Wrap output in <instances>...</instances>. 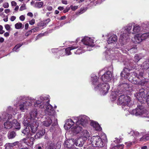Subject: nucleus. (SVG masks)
I'll return each mask as SVG.
<instances>
[{
  "instance_id": "1",
  "label": "nucleus",
  "mask_w": 149,
  "mask_h": 149,
  "mask_svg": "<svg viewBox=\"0 0 149 149\" xmlns=\"http://www.w3.org/2000/svg\"><path fill=\"white\" fill-rule=\"evenodd\" d=\"M91 141L93 146L97 147V148L102 147L105 145L100 137L98 136H93L91 137Z\"/></svg>"
},
{
  "instance_id": "2",
  "label": "nucleus",
  "mask_w": 149,
  "mask_h": 149,
  "mask_svg": "<svg viewBox=\"0 0 149 149\" xmlns=\"http://www.w3.org/2000/svg\"><path fill=\"white\" fill-rule=\"evenodd\" d=\"M95 88L99 89L103 95L106 94L107 93L109 89L110 86L109 84L107 83L100 84H98Z\"/></svg>"
},
{
  "instance_id": "3",
  "label": "nucleus",
  "mask_w": 149,
  "mask_h": 149,
  "mask_svg": "<svg viewBox=\"0 0 149 149\" xmlns=\"http://www.w3.org/2000/svg\"><path fill=\"white\" fill-rule=\"evenodd\" d=\"M118 103L119 104L126 105L130 102V98L129 96L122 95L119 97Z\"/></svg>"
},
{
  "instance_id": "4",
  "label": "nucleus",
  "mask_w": 149,
  "mask_h": 149,
  "mask_svg": "<svg viewBox=\"0 0 149 149\" xmlns=\"http://www.w3.org/2000/svg\"><path fill=\"white\" fill-rule=\"evenodd\" d=\"M49 102L50 100H48L46 102L45 105L47 106V107L45 111V113L49 116L52 117V116L54 115L55 111L52 106L49 104Z\"/></svg>"
},
{
  "instance_id": "5",
  "label": "nucleus",
  "mask_w": 149,
  "mask_h": 149,
  "mask_svg": "<svg viewBox=\"0 0 149 149\" xmlns=\"http://www.w3.org/2000/svg\"><path fill=\"white\" fill-rule=\"evenodd\" d=\"M129 66H127L124 68L123 70L120 73V76L122 78L126 79L129 74V72L132 70V66L130 63L129 64Z\"/></svg>"
},
{
  "instance_id": "6",
  "label": "nucleus",
  "mask_w": 149,
  "mask_h": 149,
  "mask_svg": "<svg viewBox=\"0 0 149 149\" xmlns=\"http://www.w3.org/2000/svg\"><path fill=\"white\" fill-rule=\"evenodd\" d=\"M112 77V74L110 71H107L101 77V80L104 82H108L111 79Z\"/></svg>"
},
{
  "instance_id": "7",
  "label": "nucleus",
  "mask_w": 149,
  "mask_h": 149,
  "mask_svg": "<svg viewBox=\"0 0 149 149\" xmlns=\"http://www.w3.org/2000/svg\"><path fill=\"white\" fill-rule=\"evenodd\" d=\"M81 41L84 45H86L90 46H93L94 45L93 40L88 37H85L81 40Z\"/></svg>"
},
{
  "instance_id": "8",
  "label": "nucleus",
  "mask_w": 149,
  "mask_h": 149,
  "mask_svg": "<svg viewBox=\"0 0 149 149\" xmlns=\"http://www.w3.org/2000/svg\"><path fill=\"white\" fill-rule=\"evenodd\" d=\"M146 91L144 89L141 88L139 90V92L137 94V96H138V100L140 101V102H143L144 100V98L147 95L146 94Z\"/></svg>"
},
{
  "instance_id": "9",
  "label": "nucleus",
  "mask_w": 149,
  "mask_h": 149,
  "mask_svg": "<svg viewBox=\"0 0 149 149\" xmlns=\"http://www.w3.org/2000/svg\"><path fill=\"white\" fill-rule=\"evenodd\" d=\"M74 139H70L66 141L65 143V147L68 148H72L75 144Z\"/></svg>"
},
{
  "instance_id": "10",
  "label": "nucleus",
  "mask_w": 149,
  "mask_h": 149,
  "mask_svg": "<svg viewBox=\"0 0 149 149\" xmlns=\"http://www.w3.org/2000/svg\"><path fill=\"white\" fill-rule=\"evenodd\" d=\"M121 91L125 92L129 90L130 84L127 83H123L119 85Z\"/></svg>"
},
{
  "instance_id": "11",
  "label": "nucleus",
  "mask_w": 149,
  "mask_h": 149,
  "mask_svg": "<svg viewBox=\"0 0 149 149\" xmlns=\"http://www.w3.org/2000/svg\"><path fill=\"white\" fill-rule=\"evenodd\" d=\"M45 133V129H42L39 130L35 135L34 137L36 139H40L42 137V136L44 135Z\"/></svg>"
},
{
  "instance_id": "12",
  "label": "nucleus",
  "mask_w": 149,
  "mask_h": 149,
  "mask_svg": "<svg viewBox=\"0 0 149 149\" xmlns=\"http://www.w3.org/2000/svg\"><path fill=\"white\" fill-rule=\"evenodd\" d=\"M91 126H93L96 130L100 131L102 130V128L98 123L95 121H92L91 123Z\"/></svg>"
},
{
  "instance_id": "13",
  "label": "nucleus",
  "mask_w": 149,
  "mask_h": 149,
  "mask_svg": "<svg viewBox=\"0 0 149 149\" xmlns=\"http://www.w3.org/2000/svg\"><path fill=\"white\" fill-rule=\"evenodd\" d=\"M76 124V126L71 128V131L73 133L77 134L80 133L82 128L80 126H78V124Z\"/></svg>"
},
{
  "instance_id": "14",
  "label": "nucleus",
  "mask_w": 149,
  "mask_h": 149,
  "mask_svg": "<svg viewBox=\"0 0 149 149\" xmlns=\"http://www.w3.org/2000/svg\"><path fill=\"white\" fill-rule=\"evenodd\" d=\"M143 107L142 106H137L134 111L135 115L136 116L140 115L142 114L143 113Z\"/></svg>"
},
{
  "instance_id": "15",
  "label": "nucleus",
  "mask_w": 149,
  "mask_h": 149,
  "mask_svg": "<svg viewBox=\"0 0 149 149\" xmlns=\"http://www.w3.org/2000/svg\"><path fill=\"white\" fill-rule=\"evenodd\" d=\"M51 117L50 116L47 117L46 120L43 122V125L47 127L49 126L52 123Z\"/></svg>"
},
{
  "instance_id": "16",
  "label": "nucleus",
  "mask_w": 149,
  "mask_h": 149,
  "mask_svg": "<svg viewBox=\"0 0 149 149\" xmlns=\"http://www.w3.org/2000/svg\"><path fill=\"white\" fill-rule=\"evenodd\" d=\"M75 145L76 146H78L80 147H82L84 143V141L83 140V138H80L74 140Z\"/></svg>"
},
{
  "instance_id": "17",
  "label": "nucleus",
  "mask_w": 149,
  "mask_h": 149,
  "mask_svg": "<svg viewBox=\"0 0 149 149\" xmlns=\"http://www.w3.org/2000/svg\"><path fill=\"white\" fill-rule=\"evenodd\" d=\"M78 48L76 46H71L68 47L65 49V54L69 55L72 54L71 51L77 49Z\"/></svg>"
},
{
  "instance_id": "18",
  "label": "nucleus",
  "mask_w": 149,
  "mask_h": 149,
  "mask_svg": "<svg viewBox=\"0 0 149 149\" xmlns=\"http://www.w3.org/2000/svg\"><path fill=\"white\" fill-rule=\"evenodd\" d=\"M143 41L140 34H137L134 37L133 41L135 43H139Z\"/></svg>"
},
{
  "instance_id": "19",
  "label": "nucleus",
  "mask_w": 149,
  "mask_h": 149,
  "mask_svg": "<svg viewBox=\"0 0 149 149\" xmlns=\"http://www.w3.org/2000/svg\"><path fill=\"white\" fill-rule=\"evenodd\" d=\"M117 36L116 35H113L111 36L108 38L107 40L108 44L114 43L116 42L117 40Z\"/></svg>"
},
{
  "instance_id": "20",
  "label": "nucleus",
  "mask_w": 149,
  "mask_h": 149,
  "mask_svg": "<svg viewBox=\"0 0 149 149\" xmlns=\"http://www.w3.org/2000/svg\"><path fill=\"white\" fill-rule=\"evenodd\" d=\"M13 120L12 121H7L4 123V127L6 129H10L13 127Z\"/></svg>"
},
{
  "instance_id": "21",
  "label": "nucleus",
  "mask_w": 149,
  "mask_h": 149,
  "mask_svg": "<svg viewBox=\"0 0 149 149\" xmlns=\"http://www.w3.org/2000/svg\"><path fill=\"white\" fill-rule=\"evenodd\" d=\"M17 130H19L21 128V126L19 123L16 120H13V127Z\"/></svg>"
},
{
  "instance_id": "22",
  "label": "nucleus",
  "mask_w": 149,
  "mask_h": 149,
  "mask_svg": "<svg viewBox=\"0 0 149 149\" xmlns=\"http://www.w3.org/2000/svg\"><path fill=\"white\" fill-rule=\"evenodd\" d=\"M30 129L31 131L33 133H35L37 130L38 125L37 126L36 123H35L34 125L31 124L30 125L28 126Z\"/></svg>"
},
{
  "instance_id": "23",
  "label": "nucleus",
  "mask_w": 149,
  "mask_h": 149,
  "mask_svg": "<svg viewBox=\"0 0 149 149\" xmlns=\"http://www.w3.org/2000/svg\"><path fill=\"white\" fill-rule=\"evenodd\" d=\"M137 75L136 73L135 72H131L126 79H127L129 81H130L131 80L133 79L135 77H137Z\"/></svg>"
},
{
  "instance_id": "24",
  "label": "nucleus",
  "mask_w": 149,
  "mask_h": 149,
  "mask_svg": "<svg viewBox=\"0 0 149 149\" xmlns=\"http://www.w3.org/2000/svg\"><path fill=\"white\" fill-rule=\"evenodd\" d=\"M99 78L97 76H95L91 78V81L93 85L96 86L99 83Z\"/></svg>"
},
{
  "instance_id": "25",
  "label": "nucleus",
  "mask_w": 149,
  "mask_h": 149,
  "mask_svg": "<svg viewBox=\"0 0 149 149\" xmlns=\"http://www.w3.org/2000/svg\"><path fill=\"white\" fill-rule=\"evenodd\" d=\"M87 123V120L83 118H81L80 120H78L77 123L76 124H80V125L83 127H85Z\"/></svg>"
},
{
  "instance_id": "26",
  "label": "nucleus",
  "mask_w": 149,
  "mask_h": 149,
  "mask_svg": "<svg viewBox=\"0 0 149 149\" xmlns=\"http://www.w3.org/2000/svg\"><path fill=\"white\" fill-rule=\"evenodd\" d=\"M81 134L82 136L83 137L84 139V140H86L90 136L89 133L86 130H83V131L81 132Z\"/></svg>"
},
{
  "instance_id": "27",
  "label": "nucleus",
  "mask_w": 149,
  "mask_h": 149,
  "mask_svg": "<svg viewBox=\"0 0 149 149\" xmlns=\"http://www.w3.org/2000/svg\"><path fill=\"white\" fill-rule=\"evenodd\" d=\"M141 68L142 70H146L149 68V61H146L141 65Z\"/></svg>"
},
{
  "instance_id": "28",
  "label": "nucleus",
  "mask_w": 149,
  "mask_h": 149,
  "mask_svg": "<svg viewBox=\"0 0 149 149\" xmlns=\"http://www.w3.org/2000/svg\"><path fill=\"white\" fill-rule=\"evenodd\" d=\"M38 114L37 109H34L30 113V117L32 118L36 117Z\"/></svg>"
},
{
  "instance_id": "29",
  "label": "nucleus",
  "mask_w": 149,
  "mask_h": 149,
  "mask_svg": "<svg viewBox=\"0 0 149 149\" xmlns=\"http://www.w3.org/2000/svg\"><path fill=\"white\" fill-rule=\"evenodd\" d=\"M31 131L29 127H26L22 131V132L23 134L24 135H26L28 136L29 135L30 132Z\"/></svg>"
},
{
  "instance_id": "30",
  "label": "nucleus",
  "mask_w": 149,
  "mask_h": 149,
  "mask_svg": "<svg viewBox=\"0 0 149 149\" xmlns=\"http://www.w3.org/2000/svg\"><path fill=\"white\" fill-rule=\"evenodd\" d=\"M140 80L139 77L137 75V77H135L133 79L131 80L130 82L133 84L138 85Z\"/></svg>"
},
{
  "instance_id": "31",
  "label": "nucleus",
  "mask_w": 149,
  "mask_h": 149,
  "mask_svg": "<svg viewBox=\"0 0 149 149\" xmlns=\"http://www.w3.org/2000/svg\"><path fill=\"white\" fill-rule=\"evenodd\" d=\"M16 135V134L15 131L10 132L8 134V137L9 139H13L15 136Z\"/></svg>"
},
{
  "instance_id": "32",
  "label": "nucleus",
  "mask_w": 149,
  "mask_h": 149,
  "mask_svg": "<svg viewBox=\"0 0 149 149\" xmlns=\"http://www.w3.org/2000/svg\"><path fill=\"white\" fill-rule=\"evenodd\" d=\"M44 3L42 1L36 2L35 3V6L38 8H40L42 7Z\"/></svg>"
},
{
  "instance_id": "33",
  "label": "nucleus",
  "mask_w": 149,
  "mask_h": 149,
  "mask_svg": "<svg viewBox=\"0 0 149 149\" xmlns=\"http://www.w3.org/2000/svg\"><path fill=\"white\" fill-rule=\"evenodd\" d=\"M24 27V25L21 22H18L15 25V28L16 29H23Z\"/></svg>"
},
{
  "instance_id": "34",
  "label": "nucleus",
  "mask_w": 149,
  "mask_h": 149,
  "mask_svg": "<svg viewBox=\"0 0 149 149\" xmlns=\"http://www.w3.org/2000/svg\"><path fill=\"white\" fill-rule=\"evenodd\" d=\"M140 30V27L139 26H135L133 28L132 33H138Z\"/></svg>"
},
{
  "instance_id": "35",
  "label": "nucleus",
  "mask_w": 149,
  "mask_h": 149,
  "mask_svg": "<svg viewBox=\"0 0 149 149\" xmlns=\"http://www.w3.org/2000/svg\"><path fill=\"white\" fill-rule=\"evenodd\" d=\"M74 123L72 119H68V122L66 123L67 125L68 126L69 128H70L73 125H74Z\"/></svg>"
},
{
  "instance_id": "36",
  "label": "nucleus",
  "mask_w": 149,
  "mask_h": 149,
  "mask_svg": "<svg viewBox=\"0 0 149 149\" xmlns=\"http://www.w3.org/2000/svg\"><path fill=\"white\" fill-rule=\"evenodd\" d=\"M143 40H144L149 37V32L144 33L142 35H140Z\"/></svg>"
},
{
  "instance_id": "37",
  "label": "nucleus",
  "mask_w": 149,
  "mask_h": 149,
  "mask_svg": "<svg viewBox=\"0 0 149 149\" xmlns=\"http://www.w3.org/2000/svg\"><path fill=\"white\" fill-rule=\"evenodd\" d=\"M149 140V134L146 135L145 136H143L140 139V141H146Z\"/></svg>"
},
{
  "instance_id": "38",
  "label": "nucleus",
  "mask_w": 149,
  "mask_h": 149,
  "mask_svg": "<svg viewBox=\"0 0 149 149\" xmlns=\"http://www.w3.org/2000/svg\"><path fill=\"white\" fill-rule=\"evenodd\" d=\"M147 81L145 79H143L141 80L140 79L139 83L138 85L143 86H145Z\"/></svg>"
},
{
  "instance_id": "39",
  "label": "nucleus",
  "mask_w": 149,
  "mask_h": 149,
  "mask_svg": "<svg viewBox=\"0 0 149 149\" xmlns=\"http://www.w3.org/2000/svg\"><path fill=\"white\" fill-rule=\"evenodd\" d=\"M19 109L22 111H23L25 109H26V107L24 102L22 104H20L19 105Z\"/></svg>"
},
{
  "instance_id": "40",
  "label": "nucleus",
  "mask_w": 149,
  "mask_h": 149,
  "mask_svg": "<svg viewBox=\"0 0 149 149\" xmlns=\"http://www.w3.org/2000/svg\"><path fill=\"white\" fill-rule=\"evenodd\" d=\"M22 44H18L15 46L13 48V51H16L17 49L20 48L22 45Z\"/></svg>"
},
{
  "instance_id": "41",
  "label": "nucleus",
  "mask_w": 149,
  "mask_h": 149,
  "mask_svg": "<svg viewBox=\"0 0 149 149\" xmlns=\"http://www.w3.org/2000/svg\"><path fill=\"white\" fill-rule=\"evenodd\" d=\"M40 99L42 100L41 102H42V101H44V102H45V101L47 100L48 101V100H49V99L47 97H43V96H41L40 97Z\"/></svg>"
},
{
  "instance_id": "42",
  "label": "nucleus",
  "mask_w": 149,
  "mask_h": 149,
  "mask_svg": "<svg viewBox=\"0 0 149 149\" xmlns=\"http://www.w3.org/2000/svg\"><path fill=\"white\" fill-rule=\"evenodd\" d=\"M144 98L143 101H146L148 104H149V95H147Z\"/></svg>"
},
{
  "instance_id": "43",
  "label": "nucleus",
  "mask_w": 149,
  "mask_h": 149,
  "mask_svg": "<svg viewBox=\"0 0 149 149\" xmlns=\"http://www.w3.org/2000/svg\"><path fill=\"white\" fill-rule=\"evenodd\" d=\"M132 28V25H129V26H127V28L126 29V31L127 32L128 34H129L130 33V30H131Z\"/></svg>"
},
{
  "instance_id": "44",
  "label": "nucleus",
  "mask_w": 149,
  "mask_h": 149,
  "mask_svg": "<svg viewBox=\"0 0 149 149\" xmlns=\"http://www.w3.org/2000/svg\"><path fill=\"white\" fill-rule=\"evenodd\" d=\"M70 7L72 10L75 11L78 8V6H73L71 5L70 6Z\"/></svg>"
},
{
  "instance_id": "45",
  "label": "nucleus",
  "mask_w": 149,
  "mask_h": 149,
  "mask_svg": "<svg viewBox=\"0 0 149 149\" xmlns=\"http://www.w3.org/2000/svg\"><path fill=\"white\" fill-rule=\"evenodd\" d=\"M74 53L76 54H81L82 53V50L81 49H78L76 50V52H75V51H74Z\"/></svg>"
},
{
  "instance_id": "46",
  "label": "nucleus",
  "mask_w": 149,
  "mask_h": 149,
  "mask_svg": "<svg viewBox=\"0 0 149 149\" xmlns=\"http://www.w3.org/2000/svg\"><path fill=\"white\" fill-rule=\"evenodd\" d=\"M26 9L25 5L24 4L22 5L21 6L19 10L22 11Z\"/></svg>"
},
{
  "instance_id": "47",
  "label": "nucleus",
  "mask_w": 149,
  "mask_h": 149,
  "mask_svg": "<svg viewBox=\"0 0 149 149\" xmlns=\"http://www.w3.org/2000/svg\"><path fill=\"white\" fill-rule=\"evenodd\" d=\"M24 103L25 104V105L26 107V109L27 108V107L30 106L31 105V104L29 102H25Z\"/></svg>"
},
{
  "instance_id": "48",
  "label": "nucleus",
  "mask_w": 149,
  "mask_h": 149,
  "mask_svg": "<svg viewBox=\"0 0 149 149\" xmlns=\"http://www.w3.org/2000/svg\"><path fill=\"white\" fill-rule=\"evenodd\" d=\"M124 145L123 144L119 145L116 146L118 149H123Z\"/></svg>"
},
{
  "instance_id": "49",
  "label": "nucleus",
  "mask_w": 149,
  "mask_h": 149,
  "mask_svg": "<svg viewBox=\"0 0 149 149\" xmlns=\"http://www.w3.org/2000/svg\"><path fill=\"white\" fill-rule=\"evenodd\" d=\"M134 61L136 62H138L140 60L139 56L137 55H136L134 57Z\"/></svg>"
},
{
  "instance_id": "50",
  "label": "nucleus",
  "mask_w": 149,
  "mask_h": 149,
  "mask_svg": "<svg viewBox=\"0 0 149 149\" xmlns=\"http://www.w3.org/2000/svg\"><path fill=\"white\" fill-rule=\"evenodd\" d=\"M39 30V28L38 27H36L35 28L31 30V32H32V33H35L37 31H38Z\"/></svg>"
},
{
  "instance_id": "51",
  "label": "nucleus",
  "mask_w": 149,
  "mask_h": 149,
  "mask_svg": "<svg viewBox=\"0 0 149 149\" xmlns=\"http://www.w3.org/2000/svg\"><path fill=\"white\" fill-rule=\"evenodd\" d=\"M51 19L49 18H48L47 19L43 20L44 22H45L46 25L50 21Z\"/></svg>"
},
{
  "instance_id": "52",
  "label": "nucleus",
  "mask_w": 149,
  "mask_h": 149,
  "mask_svg": "<svg viewBox=\"0 0 149 149\" xmlns=\"http://www.w3.org/2000/svg\"><path fill=\"white\" fill-rule=\"evenodd\" d=\"M23 124L25 126L27 127L31 125L28 123L27 121L24 120L23 121Z\"/></svg>"
},
{
  "instance_id": "53",
  "label": "nucleus",
  "mask_w": 149,
  "mask_h": 149,
  "mask_svg": "<svg viewBox=\"0 0 149 149\" xmlns=\"http://www.w3.org/2000/svg\"><path fill=\"white\" fill-rule=\"evenodd\" d=\"M32 33V32H31V30L28 31L25 33V36H26L28 37L30 35H31Z\"/></svg>"
},
{
  "instance_id": "54",
  "label": "nucleus",
  "mask_w": 149,
  "mask_h": 149,
  "mask_svg": "<svg viewBox=\"0 0 149 149\" xmlns=\"http://www.w3.org/2000/svg\"><path fill=\"white\" fill-rule=\"evenodd\" d=\"M125 144L127 145V146L128 148L130 147L132 145V143L130 142H126Z\"/></svg>"
},
{
  "instance_id": "55",
  "label": "nucleus",
  "mask_w": 149,
  "mask_h": 149,
  "mask_svg": "<svg viewBox=\"0 0 149 149\" xmlns=\"http://www.w3.org/2000/svg\"><path fill=\"white\" fill-rule=\"evenodd\" d=\"M144 72L143 70H141L139 72V76L140 77H142L144 74Z\"/></svg>"
},
{
  "instance_id": "56",
  "label": "nucleus",
  "mask_w": 149,
  "mask_h": 149,
  "mask_svg": "<svg viewBox=\"0 0 149 149\" xmlns=\"http://www.w3.org/2000/svg\"><path fill=\"white\" fill-rule=\"evenodd\" d=\"M39 26H46L43 21L41 22L39 24Z\"/></svg>"
},
{
  "instance_id": "57",
  "label": "nucleus",
  "mask_w": 149,
  "mask_h": 149,
  "mask_svg": "<svg viewBox=\"0 0 149 149\" xmlns=\"http://www.w3.org/2000/svg\"><path fill=\"white\" fill-rule=\"evenodd\" d=\"M35 20L34 19H33L31 20L29 22V24L31 25H33L35 24Z\"/></svg>"
},
{
  "instance_id": "58",
  "label": "nucleus",
  "mask_w": 149,
  "mask_h": 149,
  "mask_svg": "<svg viewBox=\"0 0 149 149\" xmlns=\"http://www.w3.org/2000/svg\"><path fill=\"white\" fill-rule=\"evenodd\" d=\"M5 27L7 30H9L10 29V27L9 24H6L5 25Z\"/></svg>"
},
{
  "instance_id": "59",
  "label": "nucleus",
  "mask_w": 149,
  "mask_h": 149,
  "mask_svg": "<svg viewBox=\"0 0 149 149\" xmlns=\"http://www.w3.org/2000/svg\"><path fill=\"white\" fill-rule=\"evenodd\" d=\"M30 140L31 143V145H33V141L34 140V139L33 137H31L30 138Z\"/></svg>"
},
{
  "instance_id": "60",
  "label": "nucleus",
  "mask_w": 149,
  "mask_h": 149,
  "mask_svg": "<svg viewBox=\"0 0 149 149\" xmlns=\"http://www.w3.org/2000/svg\"><path fill=\"white\" fill-rule=\"evenodd\" d=\"M3 6L4 8H8L9 7V4L8 3H5L3 5Z\"/></svg>"
},
{
  "instance_id": "61",
  "label": "nucleus",
  "mask_w": 149,
  "mask_h": 149,
  "mask_svg": "<svg viewBox=\"0 0 149 149\" xmlns=\"http://www.w3.org/2000/svg\"><path fill=\"white\" fill-rule=\"evenodd\" d=\"M41 101H37L35 103V106L36 107L37 105L40 104H41Z\"/></svg>"
},
{
  "instance_id": "62",
  "label": "nucleus",
  "mask_w": 149,
  "mask_h": 149,
  "mask_svg": "<svg viewBox=\"0 0 149 149\" xmlns=\"http://www.w3.org/2000/svg\"><path fill=\"white\" fill-rule=\"evenodd\" d=\"M25 19V17L23 15H22L21 16H20L19 17V19L21 21H23Z\"/></svg>"
},
{
  "instance_id": "63",
  "label": "nucleus",
  "mask_w": 149,
  "mask_h": 149,
  "mask_svg": "<svg viewBox=\"0 0 149 149\" xmlns=\"http://www.w3.org/2000/svg\"><path fill=\"white\" fill-rule=\"evenodd\" d=\"M47 149H56L54 146H47Z\"/></svg>"
},
{
  "instance_id": "64",
  "label": "nucleus",
  "mask_w": 149,
  "mask_h": 149,
  "mask_svg": "<svg viewBox=\"0 0 149 149\" xmlns=\"http://www.w3.org/2000/svg\"><path fill=\"white\" fill-rule=\"evenodd\" d=\"M16 18V17L15 16H13L11 17L10 19L11 21L13 22V21Z\"/></svg>"
}]
</instances>
